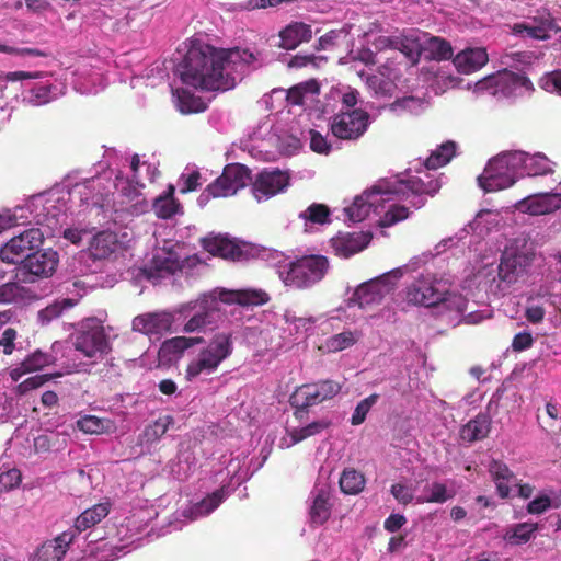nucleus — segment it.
Returning a JSON list of instances; mask_svg holds the SVG:
<instances>
[{
    "mask_svg": "<svg viewBox=\"0 0 561 561\" xmlns=\"http://www.w3.org/2000/svg\"><path fill=\"white\" fill-rule=\"evenodd\" d=\"M401 268H394L376 278L359 285L353 294L352 300L360 308H370L379 305L390 294L396 283L402 277Z\"/></svg>",
    "mask_w": 561,
    "mask_h": 561,
    "instance_id": "obj_6",
    "label": "nucleus"
},
{
    "mask_svg": "<svg viewBox=\"0 0 561 561\" xmlns=\"http://www.w3.org/2000/svg\"><path fill=\"white\" fill-rule=\"evenodd\" d=\"M402 184L408 191L419 197L417 201L411 202V205L416 209L423 207L426 203L423 195L434 196L440 190L439 180L428 174H425V179L416 175L410 176L402 181Z\"/></svg>",
    "mask_w": 561,
    "mask_h": 561,
    "instance_id": "obj_20",
    "label": "nucleus"
},
{
    "mask_svg": "<svg viewBox=\"0 0 561 561\" xmlns=\"http://www.w3.org/2000/svg\"><path fill=\"white\" fill-rule=\"evenodd\" d=\"M426 49L432 59L437 61L449 60L454 56L451 44L447 39L438 36H432L427 39Z\"/></svg>",
    "mask_w": 561,
    "mask_h": 561,
    "instance_id": "obj_42",
    "label": "nucleus"
},
{
    "mask_svg": "<svg viewBox=\"0 0 561 561\" xmlns=\"http://www.w3.org/2000/svg\"><path fill=\"white\" fill-rule=\"evenodd\" d=\"M312 37L311 26L302 22H293L279 32V47L291 50Z\"/></svg>",
    "mask_w": 561,
    "mask_h": 561,
    "instance_id": "obj_24",
    "label": "nucleus"
},
{
    "mask_svg": "<svg viewBox=\"0 0 561 561\" xmlns=\"http://www.w3.org/2000/svg\"><path fill=\"white\" fill-rule=\"evenodd\" d=\"M340 489L344 494L355 495L365 488V477L354 468H346L340 477Z\"/></svg>",
    "mask_w": 561,
    "mask_h": 561,
    "instance_id": "obj_34",
    "label": "nucleus"
},
{
    "mask_svg": "<svg viewBox=\"0 0 561 561\" xmlns=\"http://www.w3.org/2000/svg\"><path fill=\"white\" fill-rule=\"evenodd\" d=\"M514 154L520 156L517 168L524 175L538 176L553 173L551 161L541 153L531 156L524 151H514Z\"/></svg>",
    "mask_w": 561,
    "mask_h": 561,
    "instance_id": "obj_22",
    "label": "nucleus"
},
{
    "mask_svg": "<svg viewBox=\"0 0 561 561\" xmlns=\"http://www.w3.org/2000/svg\"><path fill=\"white\" fill-rule=\"evenodd\" d=\"M310 149L317 153L328 154L331 151V145L327 138L318 130L310 129Z\"/></svg>",
    "mask_w": 561,
    "mask_h": 561,
    "instance_id": "obj_60",
    "label": "nucleus"
},
{
    "mask_svg": "<svg viewBox=\"0 0 561 561\" xmlns=\"http://www.w3.org/2000/svg\"><path fill=\"white\" fill-rule=\"evenodd\" d=\"M58 253L51 249L44 251L36 250L27 260H24V264L21 270L28 274L30 277L24 280L33 282L34 278H46L54 274L58 264Z\"/></svg>",
    "mask_w": 561,
    "mask_h": 561,
    "instance_id": "obj_14",
    "label": "nucleus"
},
{
    "mask_svg": "<svg viewBox=\"0 0 561 561\" xmlns=\"http://www.w3.org/2000/svg\"><path fill=\"white\" fill-rule=\"evenodd\" d=\"M175 187L169 184L167 190L154 198L152 208L158 218L169 219L182 211L181 203L174 197Z\"/></svg>",
    "mask_w": 561,
    "mask_h": 561,
    "instance_id": "obj_30",
    "label": "nucleus"
},
{
    "mask_svg": "<svg viewBox=\"0 0 561 561\" xmlns=\"http://www.w3.org/2000/svg\"><path fill=\"white\" fill-rule=\"evenodd\" d=\"M173 316L169 312H157L138 316L133 320V329L146 335H160L171 330Z\"/></svg>",
    "mask_w": 561,
    "mask_h": 561,
    "instance_id": "obj_18",
    "label": "nucleus"
},
{
    "mask_svg": "<svg viewBox=\"0 0 561 561\" xmlns=\"http://www.w3.org/2000/svg\"><path fill=\"white\" fill-rule=\"evenodd\" d=\"M51 363V355L44 353L41 350H36L10 370V377L13 381H18L24 375L38 371L44 367L49 366Z\"/></svg>",
    "mask_w": 561,
    "mask_h": 561,
    "instance_id": "obj_26",
    "label": "nucleus"
},
{
    "mask_svg": "<svg viewBox=\"0 0 561 561\" xmlns=\"http://www.w3.org/2000/svg\"><path fill=\"white\" fill-rule=\"evenodd\" d=\"M516 209L533 216L546 215L561 208V194L539 193L526 196L515 204Z\"/></svg>",
    "mask_w": 561,
    "mask_h": 561,
    "instance_id": "obj_16",
    "label": "nucleus"
},
{
    "mask_svg": "<svg viewBox=\"0 0 561 561\" xmlns=\"http://www.w3.org/2000/svg\"><path fill=\"white\" fill-rule=\"evenodd\" d=\"M378 398L379 396L377 393H373L367 398L363 399L362 401H359L351 417V424L360 425L365 421L371 407L377 402Z\"/></svg>",
    "mask_w": 561,
    "mask_h": 561,
    "instance_id": "obj_51",
    "label": "nucleus"
},
{
    "mask_svg": "<svg viewBox=\"0 0 561 561\" xmlns=\"http://www.w3.org/2000/svg\"><path fill=\"white\" fill-rule=\"evenodd\" d=\"M483 87H495L496 90L504 91L506 87L513 88H525L526 90H533V83L525 75L516 73L513 71L504 70L499 72L496 76L485 78L480 82Z\"/></svg>",
    "mask_w": 561,
    "mask_h": 561,
    "instance_id": "obj_25",
    "label": "nucleus"
},
{
    "mask_svg": "<svg viewBox=\"0 0 561 561\" xmlns=\"http://www.w3.org/2000/svg\"><path fill=\"white\" fill-rule=\"evenodd\" d=\"M331 425V421L322 419L309 423L306 426L293 428L289 432V437L293 444H298L311 436H316L327 430Z\"/></svg>",
    "mask_w": 561,
    "mask_h": 561,
    "instance_id": "obj_40",
    "label": "nucleus"
},
{
    "mask_svg": "<svg viewBox=\"0 0 561 561\" xmlns=\"http://www.w3.org/2000/svg\"><path fill=\"white\" fill-rule=\"evenodd\" d=\"M119 248L117 234L110 230L100 231L89 243V253L94 260L110 257Z\"/></svg>",
    "mask_w": 561,
    "mask_h": 561,
    "instance_id": "obj_23",
    "label": "nucleus"
},
{
    "mask_svg": "<svg viewBox=\"0 0 561 561\" xmlns=\"http://www.w3.org/2000/svg\"><path fill=\"white\" fill-rule=\"evenodd\" d=\"M319 91V83L314 79H311L288 89L286 101L291 105H302L306 95L318 94Z\"/></svg>",
    "mask_w": 561,
    "mask_h": 561,
    "instance_id": "obj_37",
    "label": "nucleus"
},
{
    "mask_svg": "<svg viewBox=\"0 0 561 561\" xmlns=\"http://www.w3.org/2000/svg\"><path fill=\"white\" fill-rule=\"evenodd\" d=\"M489 472L492 476L493 481L502 479L507 482H512L515 479L513 471L504 462L499 460L491 461Z\"/></svg>",
    "mask_w": 561,
    "mask_h": 561,
    "instance_id": "obj_57",
    "label": "nucleus"
},
{
    "mask_svg": "<svg viewBox=\"0 0 561 561\" xmlns=\"http://www.w3.org/2000/svg\"><path fill=\"white\" fill-rule=\"evenodd\" d=\"M53 377H54V375H50V374L32 376L16 386L15 393L18 396H24L27 392L44 386L46 382L51 380Z\"/></svg>",
    "mask_w": 561,
    "mask_h": 561,
    "instance_id": "obj_52",
    "label": "nucleus"
},
{
    "mask_svg": "<svg viewBox=\"0 0 561 561\" xmlns=\"http://www.w3.org/2000/svg\"><path fill=\"white\" fill-rule=\"evenodd\" d=\"M22 473L16 468H11L0 472V486L4 490H12L20 485Z\"/></svg>",
    "mask_w": 561,
    "mask_h": 561,
    "instance_id": "obj_59",
    "label": "nucleus"
},
{
    "mask_svg": "<svg viewBox=\"0 0 561 561\" xmlns=\"http://www.w3.org/2000/svg\"><path fill=\"white\" fill-rule=\"evenodd\" d=\"M534 26L540 27L541 34H557L561 32V26L558 24L556 18L552 16L549 10L538 11L537 15L530 18Z\"/></svg>",
    "mask_w": 561,
    "mask_h": 561,
    "instance_id": "obj_47",
    "label": "nucleus"
},
{
    "mask_svg": "<svg viewBox=\"0 0 561 561\" xmlns=\"http://www.w3.org/2000/svg\"><path fill=\"white\" fill-rule=\"evenodd\" d=\"M390 191L383 190L380 184L374 185L362 195L356 196L352 205L344 209L346 216L353 222L363 221L370 213L371 208L379 202L377 195H389Z\"/></svg>",
    "mask_w": 561,
    "mask_h": 561,
    "instance_id": "obj_17",
    "label": "nucleus"
},
{
    "mask_svg": "<svg viewBox=\"0 0 561 561\" xmlns=\"http://www.w3.org/2000/svg\"><path fill=\"white\" fill-rule=\"evenodd\" d=\"M225 495V490L221 488L196 503L192 507V514L194 515V518L205 516L214 512L222 503Z\"/></svg>",
    "mask_w": 561,
    "mask_h": 561,
    "instance_id": "obj_41",
    "label": "nucleus"
},
{
    "mask_svg": "<svg viewBox=\"0 0 561 561\" xmlns=\"http://www.w3.org/2000/svg\"><path fill=\"white\" fill-rule=\"evenodd\" d=\"M430 492L428 495H421L416 497V503H438L443 504L455 496V492L448 490L447 486L442 482H433L431 485L425 488Z\"/></svg>",
    "mask_w": 561,
    "mask_h": 561,
    "instance_id": "obj_39",
    "label": "nucleus"
},
{
    "mask_svg": "<svg viewBox=\"0 0 561 561\" xmlns=\"http://www.w3.org/2000/svg\"><path fill=\"white\" fill-rule=\"evenodd\" d=\"M256 60V55L249 49H218L199 38H192L176 72L186 85L207 91H227L234 88L237 80Z\"/></svg>",
    "mask_w": 561,
    "mask_h": 561,
    "instance_id": "obj_1",
    "label": "nucleus"
},
{
    "mask_svg": "<svg viewBox=\"0 0 561 561\" xmlns=\"http://www.w3.org/2000/svg\"><path fill=\"white\" fill-rule=\"evenodd\" d=\"M358 335L352 331H344L332 335L327 341V347L330 352L343 351L356 343Z\"/></svg>",
    "mask_w": 561,
    "mask_h": 561,
    "instance_id": "obj_50",
    "label": "nucleus"
},
{
    "mask_svg": "<svg viewBox=\"0 0 561 561\" xmlns=\"http://www.w3.org/2000/svg\"><path fill=\"white\" fill-rule=\"evenodd\" d=\"M313 386L318 389L322 402L332 399L341 391V385L330 379L314 382Z\"/></svg>",
    "mask_w": 561,
    "mask_h": 561,
    "instance_id": "obj_58",
    "label": "nucleus"
},
{
    "mask_svg": "<svg viewBox=\"0 0 561 561\" xmlns=\"http://www.w3.org/2000/svg\"><path fill=\"white\" fill-rule=\"evenodd\" d=\"M420 44L416 39L410 36H394L393 49L402 53L411 62L419 61L421 51Z\"/></svg>",
    "mask_w": 561,
    "mask_h": 561,
    "instance_id": "obj_44",
    "label": "nucleus"
},
{
    "mask_svg": "<svg viewBox=\"0 0 561 561\" xmlns=\"http://www.w3.org/2000/svg\"><path fill=\"white\" fill-rule=\"evenodd\" d=\"M369 125L368 112L353 108L334 114L330 122V131L340 140L356 141L365 135Z\"/></svg>",
    "mask_w": 561,
    "mask_h": 561,
    "instance_id": "obj_8",
    "label": "nucleus"
},
{
    "mask_svg": "<svg viewBox=\"0 0 561 561\" xmlns=\"http://www.w3.org/2000/svg\"><path fill=\"white\" fill-rule=\"evenodd\" d=\"M512 30L516 35L526 34L528 37L537 41H547L550 38L549 34H541L540 27L534 26L530 19L528 22L515 23Z\"/></svg>",
    "mask_w": 561,
    "mask_h": 561,
    "instance_id": "obj_53",
    "label": "nucleus"
},
{
    "mask_svg": "<svg viewBox=\"0 0 561 561\" xmlns=\"http://www.w3.org/2000/svg\"><path fill=\"white\" fill-rule=\"evenodd\" d=\"M330 513L329 492L324 489H320L310 507V520L312 524L322 525L329 519Z\"/></svg>",
    "mask_w": 561,
    "mask_h": 561,
    "instance_id": "obj_33",
    "label": "nucleus"
},
{
    "mask_svg": "<svg viewBox=\"0 0 561 561\" xmlns=\"http://www.w3.org/2000/svg\"><path fill=\"white\" fill-rule=\"evenodd\" d=\"M489 60L485 48H466L458 53L453 62L458 72L469 75L481 69Z\"/></svg>",
    "mask_w": 561,
    "mask_h": 561,
    "instance_id": "obj_21",
    "label": "nucleus"
},
{
    "mask_svg": "<svg viewBox=\"0 0 561 561\" xmlns=\"http://www.w3.org/2000/svg\"><path fill=\"white\" fill-rule=\"evenodd\" d=\"M410 214V209L407 206L400 204H391L383 216L380 218L379 226L383 228L394 226L398 222L409 218Z\"/></svg>",
    "mask_w": 561,
    "mask_h": 561,
    "instance_id": "obj_48",
    "label": "nucleus"
},
{
    "mask_svg": "<svg viewBox=\"0 0 561 561\" xmlns=\"http://www.w3.org/2000/svg\"><path fill=\"white\" fill-rule=\"evenodd\" d=\"M527 257L519 254H504L497 266V280L494 277L491 290L504 293L526 274Z\"/></svg>",
    "mask_w": 561,
    "mask_h": 561,
    "instance_id": "obj_13",
    "label": "nucleus"
},
{
    "mask_svg": "<svg viewBox=\"0 0 561 561\" xmlns=\"http://www.w3.org/2000/svg\"><path fill=\"white\" fill-rule=\"evenodd\" d=\"M290 176L278 169H263L251 181V191L257 202L282 193L289 185Z\"/></svg>",
    "mask_w": 561,
    "mask_h": 561,
    "instance_id": "obj_12",
    "label": "nucleus"
},
{
    "mask_svg": "<svg viewBox=\"0 0 561 561\" xmlns=\"http://www.w3.org/2000/svg\"><path fill=\"white\" fill-rule=\"evenodd\" d=\"M18 332L13 328H7L0 336V347L4 355H11L15 350Z\"/></svg>",
    "mask_w": 561,
    "mask_h": 561,
    "instance_id": "obj_63",
    "label": "nucleus"
},
{
    "mask_svg": "<svg viewBox=\"0 0 561 561\" xmlns=\"http://www.w3.org/2000/svg\"><path fill=\"white\" fill-rule=\"evenodd\" d=\"M267 293L261 289L227 290L220 294V300L240 306H261L268 301Z\"/></svg>",
    "mask_w": 561,
    "mask_h": 561,
    "instance_id": "obj_27",
    "label": "nucleus"
},
{
    "mask_svg": "<svg viewBox=\"0 0 561 561\" xmlns=\"http://www.w3.org/2000/svg\"><path fill=\"white\" fill-rule=\"evenodd\" d=\"M69 308L70 298L57 299L46 308L38 311V319L42 324H48L53 320L58 319Z\"/></svg>",
    "mask_w": 561,
    "mask_h": 561,
    "instance_id": "obj_46",
    "label": "nucleus"
},
{
    "mask_svg": "<svg viewBox=\"0 0 561 561\" xmlns=\"http://www.w3.org/2000/svg\"><path fill=\"white\" fill-rule=\"evenodd\" d=\"M152 267L158 273L174 274L182 268V262L179 254L173 250H162L152 259Z\"/></svg>",
    "mask_w": 561,
    "mask_h": 561,
    "instance_id": "obj_35",
    "label": "nucleus"
},
{
    "mask_svg": "<svg viewBox=\"0 0 561 561\" xmlns=\"http://www.w3.org/2000/svg\"><path fill=\"white\" fill-rule=\"evenodd\" d=\"M111 505L108 502L99 503L85 510L75 520L73 527L78 531H83L105 518L110 513Z\"/></svg>",
    "mask_w": 561,
    "mask_h": 561,
    "instance_id": "obj_31",
    "label": "nucleus"
},
{
    "mask_svg": "<svg viewBox=\"0 0 561 561\" xmlns=\"http://www.w3.org/2000/svg\"><path fill=\"white\" fill-rule=\"evenodd\" d=\"M457 144L448 140L442 144L431 156L425 160L424 165L427 170H436L446 165L456 154Z\"/></svg>",
    "mask_w": 561,
    "mask_h": 561,
    "instance_id": "obj_32",
    "label": "nucleus"
},
{
    "mask_svg": "<svg viewBox=\"0 0 561 561\" xmlns=\"http://www.w3.org/2000/svg\"><path fill=\"white\" fill-rule=\"evenodd\" d=\"M211 323V312L204 310L195 313L184 325V332L191 333L204 329Z\"/></svg>",
    "mask_w": 561,
    "mask_h": 561,
    "instance_id": "obj_56",
    "label": "nucleus"
},
{
    "mask_svg": "<svg viewBox=\"0 0 561 561\" xmlns=\"http://www.w3.org/2000/svg\"><path fill=\"white\" fill-rule=\"evenodd\" d=\"M204 342L202 336L186 337V336H175L170 340H167L163 343V350L173 353V354H182L184 351L191 348L196 344H201Z\"/></svg>",
    "mask_w": 561,
    "mask_h": 561,
    "instance_id": "obj_49",
    "label": "nucleus"
},
{
    "mask_svg": "<svg viewBox=\"0 0 561 561\" xmlns=\"http://www.w3.org/2000/svg\"><path fill=\"white\" fill-rule=\"evenodd\" d=\"M202 248L213 256L232 262L248 261L257 253L248 242L230 238L228 234H208L201 239Z\"/></svg>",
    "mask_w": 561,
    "mask_h": 561,
    "instance_id": "obj_5",
    "label": "nucleus"
},
{
    "mask_svg": "<svg viewBox=\"0 0 561 561\" xmlns=\"http://www.w3.org/2000/svg\"><path fill=\"white\" fill-rule=\"evenodd\" d=\"M174 424V419L171 415H163L156 420L152 424L148 425L144 431V436L147 442L153 443L159 440Z\"/></svg>",
    "mask_w": 561,
    "mask_h": 561,
    "instance_id": "obj_45",
    "label": "nucleus"
},
{
    "mask_svg": "<svg viewBox=\"0 0 561 561\" xmlns=\"http://www.w3.org/2000/svg\"><path fill=\"white\" fill-rule=\"evenodd\" d=\"M539 84L543 90L557 92L561 95V70L547 73L540 79Z\"/></svg>",
    "mask_w": 561,
    "mask_h": 561,
    "instance_id": "obj_61",
    "label": "nucleus"
},
{
    "mask_svg": "<svg viewBox=\"0 0 561 561\" xmlns=\"http://www.w3.org/2000/svg\"><path fill=\"white\" fill-rule=\"evenodd\" d=\"M491 431V417L486 413H479L460 428V438L474 443L488 437Z\"/></svg>",
    "mask_w": 561,
    "mask_h": 561,
    "instance_id": "obj_29",
    "label": "nucleus"
},
{
    "mask_svg": "<svg viewBox=\"0 0 561 561\" xmlns=\"http://www.w3.org/2000/svg\"><path fill=\"white\" fill-rule=\"evenodd\" d=\"M176 94L178 108L183 114L202 113L207 108L202 98L194 95L187 90L179 89Z\"/></svg>",
    "mask_w": 561,
    "mask_h": 561,
    "instance_id": "obj_38",
    "label": "nucleus"
},
{
    "mask_svg": "<svg viewBox=\"0 0 561 561\" xmlns=\"http://www.w3.org/2000/svg\"><path fill=\"white\" fill-rule=\"evenodd\" d=\"M201 173L198 171H192L188 174H182L180 181L183 182V186L180 188L181 194H187L196 191L199 186Z\"/></svg>",
    "mask_w": 561,
    "mask_h": 561,
    "instance_id": "obj_64",
    "label": "nucleus"
},
{
    "mask_svg": "<svg viewBox=\"0 0 561 561\" xmlns=\"http://www.w3.org/2000/svg\"><path fill=\"white\" fill-rule=\"evenodd\" d=\"M50 100V84L37 83L30 90L28 103L37 106L49 102Z\"/></svg>",
    "mask_w": 561,
    "mask_h": 561,
    "instance_id": "obj_55",
    "label": "nucleus"
},
{
    "mask_svg": "<svg viewBox=\"0 0 561 561\" xmlns=\"http://www.w3.org/2000/svg\"><path fill=\"white\" fill-rule=\"evenodd\" d=\"M407 301L415 306L434 307L446 298V289L431 275H422L407 287Z\"/></svg>",
    "mask_w": 561,
    "mask_h": 561,
    "instance_id": "obj_11",
    "label": "nucleus"
},
{
    "mask_svg": "<svg viewBox=\"0 0 561 561\" xmlns=\"http://www.w3.org/2000/svg\"><path fill=\"white\" fill-rule=\"evenodd\" d=\"M537 530V523H519L506 531L504 539L507 540L511 545H524L534 537Z\"/></svg>",
    "mask_w": 561,
    "mask_h": 561,
    "instance_id": "obj_36",
    "label": "nucleus"
},
{
    "mask_svg": "<svg viewBox=\"0 0 561 561\" xmlns=\"http://www.w3.org/2000/svg\"><path fill=\"white\" fill-rule=\"evenodd\" d=\"M66 536L64 533L54 540L44 542L37 548L31 561H61L70 545V540L67 541Z\"/></svg>",
    "mask_w": 561,
    "mask_h": 561,
    "instance_id": "obj_28",
    "label": "nucleus"
},
{
    "mask_svg": "<svg viewBox=\"0 0 561 561\" xmlns=\"http://www.w3.org/2000/svg\"><path fill=\"white\" fill-rule=\"evenodd\" d=\"M252 181L251 171L243 164L231 163L225 167L221 175L207 185L208 197H228L244 188Z\"/></svg>",
    "mask_w": 561,
    "mask_h": 561,
    "instance_id": "obj_10",
    "label": "nucleus"
},
{
    "mask_svg": "<svg viewBox=\"0 0 561 561\" xmlns=\"http://www.w3.org/2000/svg\"><path fill=\"white\" fill-rule=\"evenodd\" d=\"M331 210L325 204L313 203L299 214L305 222L324 225L330 222Z\"/></svg>",
    "mask_w": 561,
    "mask_h": 561,
    "instance_id": "obj_43",
    "label": "nucleus"
},
{
    "mask_svg": "<svg viewBox=\"0 0 561 561\" xmlns=\"http://www.w3.org/2000/svg\"><path fill=\"white\" fill-rule=\"evenodd\" d=\"M77 426L80 431L87 434H100L105 430L103 420L94 415H85L77 421Z\"/></svg>",
    "mask_w": 561,
    "mask_h": 561,
    "instance_id": "obj_54",
    "label": "nucleus"
},
{
    "mask_svg": "<svg viewBox=\"0 0 561 561\" xmlns=\"http://www.w3.org/2000/svg\"><path fill=\"white\" fill-rule=\"evenodd\" d=\"M75 348L88 358H98L111 352L108 339L99 320L88 318L80 324Z\"/></svg>",
    "mask_w": 561,
    "mask_h": 561,
    "instance_id": "obj_7",
    "label": "nucleus"
},
{
    "mask_svg": "<svg viewBox=\"0 0 561 561\" xmlns=\"http://www.w3.org/2000/svg\"><path fill=\"white\" fill-rule=\"evenodd\" d=\"M44 242V234L38 228H31L11 238L0 249V260L7 264H24Z\"/></svg>",
    "mask_w": 561,
    "mask_h": 561,
    "instance_id": "obj_9",
    "label": "nucleus"
},
{
    "mask_svg": "<svg viewBox=\"0 0 561 561\" xmlns=\"http://www.w3.org/2000/svg\"><path fill=\"white\" fill-rule=\"evenodd\" d=\"M371 239L369 231L339 232L330 242L335 255L348 259L366 249Z\"/></svg>",
    "mask_w": 561,
    "mask_h": 561,
    "instance_id": "obj_15",
    "label": "nucleus"
},
{
    "mask_svg": "<svg viewBox=\"0 0 561 561\" xmlns=\"http://www.w3.org/2000/svg\"><path fill=\"white\" fill-rule=\"evenodd\" d=\"M330 268L329 259L321 254L297 257L279 270V278L285 286L305 290L320 283Z\"/></svg>",
    "mask_w": 561,
    "mask_h": 561,
    "instance_id": "obj_2",
    "label": "nucleus"
},
{
    "mask_svg": "<svg viewBox=\"0 0 561 561\" xmlns=\"http://www.w3.org/2000/svg\"><path fill=\"white\" fill-rule=\"evenodd\" d=\"M232 336L229 333H217L207 346L202 348L185 369V379L192 381L201 375H210L232 353Z\"/></svg>",
    "mask_w": 561,
    "mask_h": 561,
    "instance_id": "obj_3",
    "label": "nucleus"
},
{
    "mask_svg": "<svg viewBox=\"0 0 561 561\" xmlns=\"http://www.w3.org/2000/svg\"><path fill=\"white\" fill-rule=\"evenodd\" d=\"M448 310H454L463 314L467 310L468 301L462 295L450 294L446 290V298L442 301Z\"/></svg>",
    "mask_w": 561,
    "mask_h": 561,
    "instance_id": "obj_62",
    "label": "nucleus"
},
{
    "mask_svg": "<svg viewBox=\"0 0 561 561\" xmlns=\"http://www.w3.org/2000/svg\"><path fill=\"white\" fill-rule=\"evenodd\" d=\"M321 402L318 389L314 388L313 383L298 387L289 398V403L295 409L294 415L299 421H304L307 417L309 407Z\"/></svg>",
    "mask_w": 561,
    "mask_h": 561,
    "instance_id": "obj_19",
    "label": "nucleus"
},
{
    "mask_svg": "<svg viewBox=\"0 0 561 561\" xmlns=\"http://www.w3.org/2000/svg\"><path fill=\"white\" fill-rule=\"evenodd\" d=\"M519 157L510 151L491 159L478 178L480 186L485 192H496L512 186L518 178L524 176L517 168Z\"/></svg>",
    "mask_w": 561,
    "mask_h": 561,
    "instance_id": "obj_4",
    "label": "nucleus"
}]
</instances>
